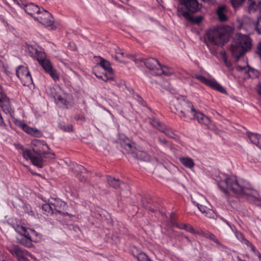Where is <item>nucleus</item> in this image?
Returning a JSON list of instances; mask_svg holds the SVG:
<instances>
[{"label":"nucleus","mask_w":261,"mask_h":261,"mask_svg":"<svg viewBox=\"0 0 261 261\" xmlns=\"http://www.w3.org/2000/svg\"><path fill=\"white\" fill-rule=\"evenodd\" d=\"M28 50L30 56L37 60L39 63L46 59L45 54L43 51L39 50L32 46L28 47Z\"/></svg>","instance_id":"nucleus-13"},{"label":"nucleus","mask_w":261,"mask_h":261,"mask_svg":"<svg viewBox=\"0 0 261 261\" xmlns=\"http://www.w3.org/2000/svg\"><path fill=\"white\" fill-rule=\"evenodd\" d=\"M245 0H230L231 5L233 8H237L241 5Z\"/></svg>","instance_id":"nucleus-38"},{"label":"nucleus","mask_w":261,"mask_h":261,"mask_svg":"<svg viewBox=\"0 0 261 261\" xmlns=\"http://www.w3.org/2000/svg\"><path fill=\"white\" fill-rule=\"evenodd\" d=\"M14 146L15 148L18 150H20L21 151V153L23 152V151L26 149L23 146L19 143L14 144Z\"/></svg>","instance_id":"nucleus-44"},{"label":"nucleus","mask_w":261,"mask_h":261,"mask_svg":"<svg viewBox=\"0 0 261 261\" xmlns=\"http://www.w3.org/2000/svg\"><path fill=\"white\" fill-rule=\"evenodd\" d=\"M179 6L177 8L179 15L182 16L188 21L194 24H199L202 20L201 16L194 17L193 13L200 10L201 5L197 0H178Z\"/></svg>","instance_id":"nucleus-3"},{"label":"nucleus","mask_w":261,"mask_h":261,"mask_svg":"<svg viewBox=\"0 0 261 261\" xmlns=\"http://www.w3.org/2000/svg\"><path fill=\"white\" fill-rule=\"evenodd\" d=\"M16 231L20 233L21 235L23 236L27 240L25 244L28 247H30L32 245V235L36 234V232L32 229H28L23 226L17 225L15 228Z\"/></svg>","instance_id":"nucleus-10"},{"label":"nucleus","mask_w":261,"mask_h":261,"mask_svg":"<svg viewBox=\"0 0 261 261\" xmlns=\"http://www.w3.org/2000/svg\"><path fill=\"white\" fill-rule=\"evenodd\" d=\"M136 156L138 159L145 162H149L151 160L150 155L145 151H137Z\"/></svg>","instance_id":"nucleus-27"},{"label":"nucleus","mask_w":261,"mask_h":261,"mask_svg":"<svg viewBox=\"0 0 261 261\" xmlns=\"http://www.w3.org/2000/svg\"><path fill=\"white\" fill-rule=\"evenodd\" d=\"M251 46V39L248 35L237 33L231 45L232 55L237 61Z\"/></svg>","instance_id":"nucleus-6"},{"label":"nucleus","mask_w":261,"mask_h":261,"mask_svg":"<svg viewBox=\"0 0 261 261\" xmlns=\"http://www.w3.org/2000/svg\"><path fill=\"white\" fill-rule=\"evenodd\" d=\"M73 170L75 172H76L78 175L80 174V173H84L87 171V169L84 166L77 164L73 167Z\"/></svg>","instance_id":"nucleus-31"},{"label":"nucleus","mask_w":261,"mask_h":261,"mask_svg":"<svg viewBox=\"0 0 261 261\" xmlns=\"http://www.w3.org/2000/svg\"><path fill=\"white\" fill-rule=\"evenodd\" d=\"M4 92H3V90L2 89V87L1 86V85H0V95L2 94H3Z\"/></svg>","instance_id":"nucleus-58"},{"label":"nucleus","mask_w":261,"mask_h":261,"mask_svg":"<svg viewBox=\"0 0 261 261\" xmlns=\"http://www.w3.org/2000/svg\"><path fill=\"white\" fill-rule=\"evenodd\" d=\"M13 2H14V4L18 5L19 2H21V0H13Z\"/></svg>","instance_id":"nucleus-57"},{"label":"nucleus","mask_w":261,"mask_h":261,"mask_svg":"<svg viewBox=\"0 0 261 261\" xmlns=\"http://www.w3.org/2000/svg\"><path fill=\"white\" fill-rule=\"evenodd\" d=\"M14 123L16 125L21 128L22 129H23V125H25V124L23 123V121L20 120H15Z\"/></svg>","instance_id":"nucleus-45"},{"label":"nucleus","mask_w":261,"mask_h":261,"mask_svg":"<svg viewBox=\"0 0 261 261\" xmlns=\"http://www.w3.org/2000/svg\"><path fill=\"white\" fill-rule=\"evenodd\" d=\"M195 77L201 83L208 86L211 79H207L204 76L201 75H195Z\"/></svg>","instance_id":"nucleus-33"},{"label":"nucleus","mask_w":261,"mask_h":261,"mask_svg":"<svg viewBox=\"0 0 261 261\" xmlns=\"http://www.w3.org/2000/svg\"><path fill=\"white\" fill-rule=\"evenodd\" d=\"M150 124L154 127L158 128L159 130H161L160 126H161V123L160 122L155 119H150Z\"/></svg>","instance_id":"nucleus-39"},{"label":"nucleus","mask_w":261,"mask_h":261,"mask_svg":"<svg viewBox=\"0 0 261 261\" xmlns=\"http://www.w3.org/2000/svg\"><path fill=\"white\" fill-rule=\"evenodd\" d=\"M76 120H83L84 119V117L83 115H77L75 116Z\"/></svg>","instance_id":"nucleus-56"},{"label":"nucleus","mask_w":261,"mask_h":261,"mask_svg":"<svg viewBox=\"0 0 261 261\" xmlns=\"http://www.w3.org/2000/svg\"><path fill=\"white\" fill-rule=\"evenodd\" d=\"M100 60L99 62L100 66L102 67L104 70L108 72L109 74L113 73V69L111 66L110 62L100 57Z\"/></svg>","instance_id":"nucleus-26"},{"label":"nucleus","mask_w":261,"mask_h":261,"mask_svg":"<svg viewBox=\"0 0 261 261\" xmlns=\"http://www.w3.org/2000/svg\"><path fill=\"white\" fill-rule=\"evenodd\" d=\"M46 73L48 74L55 82H57L59 80V75L54 68Z\"/></svg>","instance_id":"nucleus-32"},{"label":"nucleus","mask_w":261,"mask_h":261,"mask_svg":"<svg viewBox=\"0 0 261 261\" xmlns=\"http://www.w3.org/2000/svg\"><path fill=\"white\" fill-rule=\"evenodd\" d=\"M259 261H261V258L259 259Z\"/></svg>","instance_id":"nucleus-61"},{"label":"nucleus","mask_w":261,"mask_h":261,"mask_svg":"<svg viewBox=\"0 0 261 261\" xmlns=\"http://www.w3.org/2000/svg\"><path fill=\"white\" fill-rule=\"evenodd\" d=\"M237 70L239 71H244L245 73L247 74L248 77L250 78H254L256 77L258 74V72L256 70L248 66L246 67L238 65L237 66Z\"/></svg>","instance_id":"nucleus-17"},{"label":"nucleus","mask_w":261,"mask_h":261,"mask_svg":"<svg viewBox=\"0 0 261 261\" xmlns=\"http://www.w3.org/2000/svg\"><path fill=\"white\" fill-rule=\"evenodd\" d=\"M235 236L237 239L239 240L241 243L245 240V238L244 234L240 231H237L235 232Z\"/></svg>","instance_id":"nucleus-41"},{"label":"nucleus","mask_w":261,"mask_h":261,"mask_svg":"<svg viewBox=\"0 0 261 261\" xmlns=\"http://www.w3.org/2000/svg\"><path fill=\"white\" fill-rule=\"evenodd\" d=\"M10 252L16 256L18 261H30L28 256L33 258V256L25 249L18 246H14L10 250Z\"/></svg>","instance_id":"nucleus-11"},{"label":"nucleus","mask_w":261,"mask_h":261,"mask_svg":"<svg viewBox=\"0 0 261 261\" xmlns=\"http://www.w3.org/2000/svg\"><path fill=\"white\" fill-rule=\"evenodd\" d=\"M170 109L172 112L178 115L180 118L189 119H196L198 123L208 126L210 124V119L203 113L196 110L192 103L183 97L175 98L172 101Z\"/></svg>","instance_id":"nucleus-2"},{"label":"nucleus","mask_w":261,"mask_h":261,"mask_svg":"<svg viewBox=\"0 0 261 261\" xmlns=\"http://www.w3.org/2000/svg\"><path fill=\"white\" fill-rule=\"evenodd\" d=\"M208 86L211 87L213 89L220 92L222 93H225L226 92L224 88L219 84L215 79H211Z\"/></svg>","instance_id":"nucleus-28"},{"label":"nucleus","mask_w":261,"mask_h":261,"mask_svg":"<svg viewBox=\"0 0 261 261\" xmlns=\"http://www.w3.org/2000/svg\"><path fill=\"white\" fill-rule=\"evenodd\" d=\"M113 75V73L112 74H109L108 73H106L103 75L102 80L104 81H107L109 79H110L112 78V76Z\"/></svg>","instance_id":"nucleus-48"},{"label":"nucleus","mask_w":261,"mask_h":261,"mask_svg":"<svg viewBox=\"0 0 261 261\" xmlns=\"http://www.w3.org/2000/svg\"><path fill=\"white\" fill-rule=\"evenodd\" d=\"M260 149H261V147H260Z\"/></svg>","instance_id":"nucleus-62"},{"label":"nucleus","mask_w":261,"mask_h":261,"mask_svg":"<svg viewBox=\"0 0 261 261\" xmlns=\"http://www.w3.org/2000/svg\"><path fill=\"white\" fill-rule=\"evenodd\" d=\"M255 28L257 33L261 34V11L260 15L258 18L257 21L255 25Z\"/></svg>","instance_id":"nucleus-36"},{"label":"nucleus","mask_w":261,"mask_h":261,"mask_svg":"<svg viewBox=\"0 0 261 261\" xmlns=\"http://www.w3.org/2000/svg\"><path fill=\"white\" fill-rule=\"evenodd\" d=\"M180 162L186 168L192 169L194 166L193 160L190 157H181L179 158Z\"/></svg>","instance_id":"nucleus-25"},{"label":"nucleus","mask_w":261,"mask_h":261,"mask_svg":"<svg viewBox=\"0 0 261 261\" xmlns=\"http://www.w3.org/2000/svg\"><path fill=\"white\" fill-rule=\"evenodd\" d=\"M164 133L167 136L171 138H175V134L173 133L172 130L169 129H166L164 130Z\"/></svg>","instance_id":"nucleus-42"},{"label":"nucleus","mask_w":261,"mask_h":261,"mask_svg":"<svg viewBox=\"0 0 261 261\" xmlns=\"http://www.w3.org/2000/svg\"><path fill=\"white\" fill-rule=\"evenodd\" d=\"M179 223L176 222L175 220L171 219V225L172 227H176L177 228V226Z\"/></svg>","instance_id":"nucleus-53"},{"label":"nucleus","mask_w":261,"mask_h":261,"mask_svg":"<svg viewBox=\"0 0 261 261\" xmlns=\"http://www.w3.org/2000/svg\"><path fill=\"white\" fill-rule=\"evenodd\" d=\"M59 127L60 129L64 132H71L73 130V126L71 124H60Z\"/></svg>","instance_id":"nucleus-35"},{"label":"nucleus","mask_w":261,"mask_h":261,"mask_svg":"<svg viewBox=\"0 0 261 261\" xmlns=\"http://www.w3.org/2000/svg\"><path fill=\"white\" fill-rule=\"evenodd\" d=\"M43 8H40L33 3H27L25 6L24 11L28 14L33 16L35 14H39Z\"/></svg>","instance_id":"nucleus-15"},{"label":"nucleus","mask_w":261,"mask_h":261,"mask_svg":"<svg viewBox=\"0 0 261 261\" xmlns=\"http://www.w3.org/2000/svg\"><path fill=\"white\" fill-rule=\"evenodd\" d=\"M43 201L47 202L41 207V212L46 216H51L54 214L64 215L67 214L66 203L58 197H50L47 200Z\"/></svg>","instance_id":"nucleus-5"},{"label":"nucleus","mask_w":261,"mask_h":261,"mask_svg":"<svg viewBox=\"0 0 261 261\" xmlns=\"http://www.w3.org/2000/svg\"><path fill=\"white\" fill-rule=\"evenodd\" d=\"M121 146L123 149L126 150L128 153H133L136 150L134 143L128 139H126L121 142Z\"/></svg>","instance_id":"nucleus-19"},{"label":"nucleus","mask_w":261,"mask_h":261,"mask_svg":"<svg viewBox=\"0 0 261 261\" xmlns=\"http://www.w3.org/2000/svg\"><path fill=\"white\" fill-rule=\"evenodd\" d=\"M7 99H8V98L4 93L0 95V106H1V104H2Z\"/></svg>","instance_id":"nucleus-47"},{"label":"nucleus","mask_w":261,"mask_h":261,"mask_svg":"<svg viewBox=\"0 0 261 261\" xmlns=\"http://www.w3.org/2000/svg\"><path fill=\"white\" fill-rule=\"evenodd\" d=\"M218 186L223 193V196L228 202L231 201L232 195L230 192L236 197L244 196L249 197L256 193L250 183L234 175L225 176L224 179H221L218 182Z\"/></svg>","instance_id":"nucleus-1"},{"label":"nucleus","mask_w":261,"mask_h":261,"mask_svg":"<svg viewBox=\"0 0 261 261\" xmlns=\"http://www.w3.org/2000/svg\"><path fill=\"white\" fill-rule=\"evenodd\" d=\"M27 3L24 0H21V2H19L18 6L20 7L23 8L24 10L25 6H27Z\"/></svg>","instance_id":"nucleus-49"},{"label":"nucleus","mask_w":261,"mask_h":261,"mask_svg":"<svg viewBox=\"0 0 261 261\" xmlns=\"http://www.w3.org/2000/svg\"><path fill=\"white\" fill-rule=\"evenodd\" d=\"M227 7L224 5L218 7L216 10V14L220 21L225 22L227 20L226 16Z\"/></svg>","instance_id":"nucleus-18"},{"label":"nucleus","mask_w":261,"mask_h":261,"mask_svg":"<svg viewBox=\"0 0 261 261\" xmlns=\"http://www.w3.org/2000/svg\"><path fill=\"white\" fill-rule=\"evenodd\" d=\"M116 53L117 55H121L123 57L124 56V53L122 52L120 49H118L117 50H116Z\"/></svg>","instance_id":"nucleus-54"},{"label":"nucleus","mask_w":261,"mask_h":261,"mask_svg":"<svg viewBox=\"0 0 261 261\" xmlns=\"http://www.w3.org/2000/svg\"><path fill=\"white\" fill-rule=\"evenodd\" d=\"M33 145L35 147L32 150L26 148L22 153V156L25 160H30L34 166L42 168L44 165V158L46 154L45 148H47V146L38 140L34 141Z\"/></svg>","instance_id":"nucleus-4"},{"label":"nucleus","mask_w":261,"mask_h":261,"mask_svg":"<svg viewBox=\"0 0 261 261\" xmlns=\"http://www.w3.org/2000/svg\"><path fill=\"white\" fill-rule=\"evenodd\" d=\"M132 60L135 62L136 64H138V65L140 64V63H142L143 62L142 59H137L134 57H132Z\"/></svg>","instance_id":"nucleus-50"},{"label":"nucleus","mask_w":261,"mask_h":261,"mask_svg":"<svg viewBox=\"0 0 261 261\" xmlns=\"http://www.w3.org/2000/svg\"><path fill=\"white\" fill-rule=\"evenodd\" d=\"M222 58L225 66L229 69H232V64L230 61H228L226 58L225 53H224L222 55Z\"/></svg>","instance_id":"nucleus-37"},{"label":"nucleus","mask_w":261,"mask_h":261,"mask_svg":"<svg viewBox=\"0 0 261 261\" xmlns=\"http://www.w3.org/2000/svg\"><path fill=\"white\" fill-rule=\"evenodd\" d=\"M177 228L180 229L185 230L186 231L193 234H195L196 232V231L194 229L193 227L189 224L180 223L177 226Z\"/></svg>","instance_id":"nucleus-29"},{"label":"nucleus","mask_w":261,"mask_h":261,"mask_svg":"<svg viewBox=\"0 0 261 261\" xmlns=\"http://www.w3.org/2000/svg\"><path fill=\"white\" fill-rule=\"evenodd\" d=\"M143 63L147 68L152 72V74L155 75V71L158 68L160 63L154 58H150L145 60Z\"/></svg>","instance_id":"nucleus-14"},{"label":"nucleus","mask_w":261,"mask_h":261,"mask_svg":"<svg viewBox=\"0 0 261 261\" xmlns=\"http://www.w3.org/2000/svg\"><path fill=\"white\" fill-rule=\"evenodd\" d=\"M39 64L42 66L46 73L51 70L54 68L53 66L49 60L45 59Z\"/></svg>","instance_id":"nucleus-30"},{"label":"nucleus","mask_w":261,"mask_h":261,"mask_svg":"<svg viewBox=\"0 0 261 261\" xmlns=\"http://www.w3.org/2000/svg\"><path fill=\"white\" fill-rule=\"evenodd\" d=\"M261 6V0H248V11L249 13L254 12Z\"/></svg>","instance_id":"nucleus-23"},{"label":"nucleus","mask_w":261,"mask_h":261,"mask_svg":"<svg viewBox=\"0 0 261 261\" xmlns=\"http://www.w3.org/2000/svg\"><path fill=\"white\" fill-rule=\"evenodd\" d=\"M3 112L7 114H9L11 117H13L14 115V111H13L10 102L8 99H6L1 106Z\"/></svg>","instance_id":"nucleus-24"},{"label":"nucleus","mask_w":261,"mask_h":261,"mask_svg":"<svg viewBox=\"0 0 261 261\" xmlns=\"http://www.w3.org/2000/svg\"><path fill=\"white\" fill-rule=\"evenodd\" d=\"M96 76L98 79H101L102 80L103 76L102 75H98L96 74Z\"/></svg>","instance_id":"nucleus-60"},{"label":"nucleus","mask_w":261,"mask_h":261,"mask_svg":"<svg viewBox=\"0 0 261 261\" xmlns=\"http://www.w3.org/2000/svg\"><path fill=\"white\" fill-rule=\"evenodd\" d=\"M174 73V69L167 66L162 65L161 64L159 67L155 71V75H164L170 76Z\"/></svg>","instance_id":"nucleus-16"},{"label":"nucleus","mask_w":261,"mask_h":261,"mask_svg":"<svg viewBox=\"0 0 261 261\" xmlns=\"http://www.w3.org/2000/svg\"><path fill=\"white\" fill-rule=\"evenodd\" d=\"M179 236L184 237L185 238L188 242H190V240L189 237L187 236H185L182 232H179Z\"/></svg>","instance_id":"nucleus-55"},{"label":"nucleus","mask_w":261,"mask_h":261,"mask_svg":"<svg viewBox=\"0 0 261 261\" xmlns=\"http://www.w3.org/2000/svg\"><path fill=\"white\" fill-rule=\"evenodd\" d=\"M22 130L26 133L35 137H40L42 136L41 132L38 129L36 128L31 127L26 124L25 125H23Z\"/></svg>","instance_id":"nucleus-21"},{"label":"nucleus","mask_w":261,"mask_h":261,"mask_svg":"<svg viewBox=\"0 0 261 261\" xmlns=\"http://www.w3.org/2000/svg\"><path fill=\"white\" fill-rule=\"evenodd\" d=\"M248 137L252 143L259 148L261 147V135L258 134L248 133Z\"/></svg>","instance_id":"nucleus-22"},{"label":"nucleus","mask_w":261,"mask_h":261,"mask_svg":"<svg viewBox=\"0 0 261 261\" xmlns=\"http://www.w3.org/2000/svg\"><path fill=\"white\" fill-rule=\"evenodd\" d=\"M159 140L160 142H161L162 143H163L164 144H166L167 143V142L165 140H161V139H159Z\"/></svg>","instance_id":"nucleus-59"},{"label":"nucleus","mask_w":261,"mask_h":261,"mask_svg":"<svg viewBox=\"0 0 261 261\" xmlns=\"http://www.w3.org/2000/svg\"><path fill=\"white\" fill-rule=\"evenodd\" d=\"M252 252H253L254 254L258 257V259L261 258V253L256 248L254 249V251H252Z\"/></svg>","instance_id":"nucleus-52"},{"label":"nucleus","mask_w":261,"mask_h":261,"mask_svg":"<svg viewBox=\"0 0 261 261\" xmlns=\"http://www.w3.org/2000/svg\"><path fill=\"white\" fill-rule=\"evenodd\" d=\"M78 178L82 182H86V181L87 180V178L85 176H84V175H82L81 174L79 175Z\"/></svg>","instance_id":"nucleus-51"},{"label":"nucleus","mask_w":261,"mask_h":261,"mask_svg":"<svg viewBox=\"0 0 261 261\" xmlns=\"http://www.w3.org/2000/svg\"><path fill=\"white\" fill-rule=\"evenodd\" d=\"M211 233V232H210V231L201 229L198 231H196L195 234H198L200 237H203L205 238L208 239Z\"/></svg>","instance_id":"nucleus-34"},{"label":"nucleus","mask_w":261,"mask_h":261,"mask_svg":"<svg viewBox=\"0 0 261 261\" xmlns=\"http://www.w3.org/2000/svg\"><path fill=\"white\" fill-rule=\"evenodd\" d=\"M208 239L213 241L214 242H215L218 245H221V242L217 239L216 237L212 233H211Z\"/></svg>","instance_id":"nucleus-43"},{"label":"nucleus","mask_w":261,"mask_h":261,"mask_svg":"<svg viewBox=\"0 0 261 261\" xmlns=\"http://www.w3.org/2000/svg\"><path fill=\"white\" fill-rule=\"evenodd\" d=\"M197 206L200 212H201L203 213H204L206 212V210H207V207L206 206L201 205V204H199L198 203H197Z\"/></svg>","instance_id":"nucleus-46"},{"label":"nucleus","mask_w":261,"mask_h":261,"mask_svg":"<svg viewBox=\"0 0 261 261\" xmlns=\"http://www.w3.org/2000/svg\"><path fill=\"white\" fill-rule=\"evenodd\" d=\"M227 35L219 28H213L209 29L205 33V42L207 46L211 48L216 46H223L227 42Z\"/></svg>","instance_id":"nucleus-7"},{"label":"nucleus","mask_w":261,"mask_h":261,"mask_svg":"<svg viewBox=\"0 0 261 261\" xmlns=\"http://www.w3.org/2000/svg\"><path fill=\"white\" fill-rule=\"evenodd\" d=\"M107 179L109 185L115 189L121 188V186L125 185V184L121 182L119 179L114 178L111 176H108Z\"/></svg>","instance_id":"nucleus-20"},{"label":"nucleus","mask_w":261,"mask_h":261,"mask_svg":"<svg viewBox=\"0 0 261 261\" xmlns=\"http://www.w3.org/2000/svg\"><path fill=\"white\" fill-rule=\"evenodd\" d=\"M16 75L24 86H30L33 84L32 75L28 67L19 65L16 68Z\"/></svg>","instance_id":"nucleus-8"},{"label":"nucleus","mask_w":261,"mask_h":261,"mask_svg":"<svg viewBox=\"0 0 261 261\" xmlns=\"http://www.w3.org/2000/svg\"><path fill=\"white\" fill-rule=\"evenodd\" d=\"M40 16L36 18V19L46 27H50L51 29H54L53 24L54 21L52 15L47 11L43 8L41 10V12L39 13Z\"/></svg>","instance_id":"nucleus-9"},{"label":"nucleus","mask_w":261,"mask_h":261,"mask_svg":"<svg viewBox=\"0 0 261 261\" xmlns=\"http://www.w3.org/2000/svg\"><path fill=\"white\" fill-rule=\"evenodd\" d=\"M51 93L57 105L61 107L67 108L68 102L65 98V94L63 93L60 88H58V89H54L52 90Z\"/></svg>","instance_id":"nucleus-12"},{"label":"nucleus","mask_w":261,"mask_h":261,"mask_svg":"<svg viewBox=\"0 0 261 261\" xmlns=\"http://www.w3.org/2000/svg\"><path fill=\"white\" fill-rule=\"evenodd\" d=\"M242 243L245 244L247 247H249L252 252L253 251H254V249L256 248L255 246L253 245L250 241H249L246 238L245 239V240H244V241H243Z\"/></svg>","instance_id":"nucleus-40"}]
</instances>
